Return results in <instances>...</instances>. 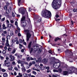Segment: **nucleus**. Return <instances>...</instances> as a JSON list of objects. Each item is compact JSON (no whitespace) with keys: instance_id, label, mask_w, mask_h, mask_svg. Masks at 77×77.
Returning a JSON list of instances; mask_svg holds the SVG:
<instances>
[{"instance_id":"obj_40","label":"nucleus","mask_w":77,"mask_h":77,"mask_svg":"<svg viewBox=\"0 0 77 77\" xmlns=\"http://www.w3.org/2000/svg\"><path fill=\"white\" fill-rule=\"evenodd\" d=\"M15 51H16V50H15V49H14L12 53H13V54H14L15 53Z\"/></svg>"},{"instance_id":"obj_60","label":"nucleus","mask_w":77,"mask_h":77,"mask_svg":"<svg viewBox=\"0 0 77 77\" xmlns=\"http://www.w3.org/2000/svg\"><path fill=\"white\" fill-rule=\"evenodd\" d=\"M32 63H33V64H35V63H36V62H35V61H32Z\"/></svg>"},{"instance_id":"obj_12","label":"nucleus","mask_w":77,"mask_h":77,"mask_svg":"<svg viewBox=\"0 0 77 77\" xmlns=\"http://www.w3.org/2000/svg\"><path fill=\"white\" fill-rule=\"evenodd\" d=\"M55 60V58L54 57H52L51 58V61L50 62L51 63H53V61H54V60Z\"/></svg>"},{"instance_id":"obj_47","label":"nucleus","mask_w":77,"mask_h":77,"mask_svg":"<svg viewBox=\"0 0 77 77\" xmlns=\"http://www.w3.org/2000/svg\"><path fill=\"white\" fill-rule=\"evenodd\" d=\"M12 15L13 17H15V14H14V13L13 12L12 13Z\"/></svg>"},{"instance_id":"obj_22","label":"nucleus","mask_w":77,"mask_h":77,"mask_svg":"<svg viewBox=\"0 0 77 77\" xmlns=\"http://www.w3.org/2000/svg\"><path fill=\"white\" fill-rule=\"evenodd\" d=\"M7 27L8 28H11L12 27V25L10 24H8Z\"/></svg>"},{"instance_id":"obj_24","label":"nucleus","mask_w":77,"mask_h":77,"mask_svg":"<svg viewBox=\"0 0 77 77\" xmlns=\"http://www.w3.org/2000/svg\"><path fill=\"white\" fill-rule=\"evenodd\" d=\"M58 70V72H60V73H61V72H62V70L60 68Z\"/></svg>"},{"instance_id":"obj_4","label":"nucleus","mask_w":77,"mask_h":77,"mask_svg":"<svg viewBox=\"0 0 77 77\" xmlns=\"http://www.w3.org/2000/svg\"><path fill=\"white\" fill-rule=\"evenodd\" d=\"M25 20V17H23L21 19V24L23 27H26V22L24 21Z\"/></svg>"},{"instance_id":"obj_45","label":"nucleus","mask_w":77,"mask_h":77,"mask_svg":"<svg viewBox=\"0 0 77 77\" xmlns=\"http://www.w3.org/2000/svg\"><path fill=\"white\" fill-rule=\"evenodd\" d=\"M48 52H49V53H50L51 54H52V51H51V50H49V51H48Z\"/></svg>"},{"instance_id":"obj_27","label":"nucleus","mask_w":77,"mask_h":77,"mask_svg":"<svg viewBox=\"0 0 77 77\" xmlns=\"http://www.w3.org/2000/svg\"><path fill=\"white\" fill-rule=\"evenodd\" d=\"M30 60H36V59L35 58H33L32 57H30Z\"/></svg>"},{"instance_id":"obj_56","label":"nucleus","mask_w":77,"mask_h":77,"mask_svg":"<svg viewBox=\"0 0 77 77\" xmlns=\"http://www.w3.org/2000/svg\"><path fill=\"white\" fill-rule=\"evenodd\" d=\"M2 53H3V54H5V53H6V51L5 50L3 51L2 52Z\"/></svg>"},{"instance_id":"obj_8","label":"nucleus","mask_w":77,"mask_h":77,"mask_svg":"<svg viewBox=\"0 0 77 77\" xmlns=\"http://www.w3.org/2000/svg\"><path fill=\"white\" fill-rule=\"evenodd\" d=\"M60 66V63L57 62H56L54 64L53 67L55 69H57Z\"/></svg>"},{"instance_id":"obj_20","label":"nucleus","mask_w":77,"mask_h":77,"mask_svg":"<svg viewBox=\"0 0 77 77\" xmlns=\"http://www.w3.org/2000/svg\"><path fill=\"white\" fill-rule=\"evenodd\" d=\"M54 72H59L58 70L56 69H54L53 70Z\"/></svg>"},{"instance_id":"obj_49","label":"nucleus","mask_w":77,"mask_h":77,"mask_svg":"<svg viewBox=\"0 0 77 77\" xmlns=\"http://www.w3.org/2000/svg\"><path fill=\"white\" fill-rule=\"evenodd\" d=\"M69 51V50L68 49L66 50V51H65V53H68V52Z\"/></svg>"},{"instance_id":"obj_14","label":"nucleus","mask_w":77,"mask_h":77,"mask_svg":"<svg viewBox=\"0 0 77 77\" xmlns=\"http://www.w3.org/2000/svg\"><path fill=\"white\" fill-rule=\"evenodd\" d=\"M21 69L23 72H25V71H26V68L24 67V66L22 67Z\"/></svg>"},{"instance_id":"obj_34","label":"nucleus","mask_w":77,"mask_h":77,"mask_svg":"<svg viewBox=\"0 0 77 77\" xmlns=\"http://www.w3.org/2000/svg\"><path fill=\"white\" fill-rule=\"evenodd\" d=\"M15 24L16 26V27L18 26V22L17 21L15 22Z\"/></svg>"},{"instance_id":"obj_35","label":"nucleus","mask_w":77,"mask_h":77,"mask_svg":"<svg viewBox=\"0 0 77 77\" xmlns=\"http://www.w3.org/2000/svg\"><path fill=\"white\" fill-rule=\"evenodd\" d=\"M5 45L7 47L9 46V43H6L5 44Z\"/></svg>"},{"instance_id":"obj_5","label":"nucleus","mask_w":77,"mask_h":77,"mask_svg":"<svg viewBox=\"0 0 77 77\" xmlns=\"http://www.w3.org/2000/svg\"><path fill=\"white\" fill-rule=\"evenodd\" d=\"M25 31L27 32L26 40L27 41H28L29 40V39L31 37L32 35H31V34L29 32H30L29 30H26Z\"/></svg>"},{"instance_id":"obj_26","label":"nucleus","mask_w":77,"mask_h":77,"mask_svg":"<svg viewBox=\"0 0 77 77\" xmlns=\"http://www.w3.org/2000/svg\"><path fill=\"white\" fill-rule=\"evenodd\" d=\"M4 8L5 10H7V9H8V6L5 5L4 6Z\"/></svg>"},{"instance_id":"obj_58","label":"nucleus","mask_w":77,"mask_h":77,"mask_svg":"<svg viewBox=\"0 0 77 77\" xmlns=\"http://www.w3.org/2000/svg\"><path fill=\"white\" fill-rule=\"evenodd\" d=\"M6 12L7 14H8V12H9V10H7L6 11Z\"/></svg>"},{"instance_id":"obj_57","label":"nucleus","mask_w":77,"mask_h":77,"mask_svg":"<svg viewBox=\"0 0 77 77\" xmlns=\"http://www.w3.org/2000/svg\"><path fill=\"white\" fill-rule=\"evenodd\" d=\"M19 55V54H15V56H17V57H18V56Z\"/></svg>"},{"instance_id":"obj_61","label":"nucleus","mask_w":77,"mask_h":77,"mask_svg":"<svg viewBox=\"0 0 77 77\" xmlns=\"http://www.w3.org/2000/svg\"><path fill=\"white\" fill-rule=\"evenodd\" d=\"M18 35L19 36H21V35L20 33H18Z\"/></svg>"},{"instance_id":"obj_18","label":"nucleus","mask_w":77,"mask_h":77,"mask_svg":"<svg viewBox=\"0 0 77 77\" xmlns=\"http://www.w3.org/2000/svg\"><path fill=\"white\" fill-rule=\"evenodd\" d=\"M68 74V72L66 71H65L63 72V74L64 75H66Z\"/></svg>"},{"instance_id":"obj_36","label":"nucleus","mask_w":77,"mask_h":77,"mask_svg":"<svg viewBox=\"0 0 77 77\" xmlns=\"http://www.w3.org/2000/svg\"><path fill=\"white\" fill-rule=\"evenodd\" d=\"M2 41L3 42H5V38H2Z\"/></svg>"},{"instance_id":"obj_41","label":"nucleus","mask_w":77,"mask_h":77,"mask_svg":"<svg viewBox=\"0 0 77 77\" xmlns=\"http://www.w3.org/2000/svg\"><path fill=\"white\" fill-rule=\"evenodd\" d=\"M10 23H12V24H13V23H14V21L13 20H10Z\"/></svg>"},{"instance_id":"obj_21","label":"nucleus","mask_w":77,"mask_h":77,"mask_svg":"<svg viewBox=\"0 0 77 77\" xmlns=\"http://www.w3.org/2000/svg\"><path fill=\"white\" fill-rule=\"evenodd\" d=\"M3 76L4 77H8V74L6 73H5L3 74Z\"/></svg>"},{"instance_id":"obj_51","label":"nucleus","mask_w":77,"mask_h":77,"mask_svg":"<svg viewBox=\"0 0 77 77\" xmlns=\"http://www.w3.org/2000/svg\"><path fill=\"white\" fill-rule=\"evenodd\" d=\"M5 20V17H4L3 18H2V21H4Z\"/></svg>"},{"instance_id":"obj_38","label":"nucleus","mask_w":77,"mask_h":77,"mask_svg":"<svg viewBox=\"0 0 77 77\" xmlns=\"http://www.w3.org/2000/svg\"><path fill=\"white\" fill-rule=\"evenodd\" d=\"M32 73L33 74H34V75H36V72L34 71H33L32 72Z\"/></svg>"},{"instance_id":"obj_43","label":"nucleus","mask_w":77,"mask_h":77,"mask_svg":"<svg viewBox=\"0 0 77 77\" xmlns=\"http://www.w3.org/2000/svg\"><path fill=\"white\" fill-rule=\"evenodd\" d=\"M16 41V44H19V41H18V40H17Z\"/></svg>"},{"instance_id":"obj_15","label":"nucleus","mask_w":77,"mask_h":77,"mask_svg":"<svg viewBox=\"0 0 77 77\" xmlns=\"http://www.w3.org/2000/svg\"><path fill=\"white\" fill-rule=\"evenodd\" d=\"M41 21V17H39L37 19V23H40Z\"/></svg>"},{"instance_id":"obj_59","label":"nucleus","mask_w":77,"mask_h":77,"mask_svg":"<svg viewBox=\"0 0 77 77\" xmlns=\"http://www.w3.org/2000/svg\"><path fill=\"white\" fill-rule=\"evenodd\" d=\"M5 49V50H7V49H8L6 47V46H5L4 48Z\"/></svg>"},{"instance_id":"obj_10","label":"nucleus","mask_w":77,"mask_h":77,"mask_svg":"<svg viewBox=\"0 0 77 77\" xmlns=\"http://www.w3.org/2000/svg\"><path fill=\"white\" fill-rule=\"evenodd\" d=\"M59 16L57 14H56L55 17V21H60V19H57V18H59Z\"/></svg>"},{"instance_id":"obj_53","label":"nucleus","mask_w":77,"mask_h":77,"mask_svg":"<svg viewBox=\"0 0 77 77\" xmlns=\"http://www.w3.org/2000/svg\"><path fill=\"white\" fill-rule=\"evenodd\" d=\"M12 42H16V40L14 39H13L12 41Z\"/></svg>"},{"instance_id":"obj_16","label":"nucleus","mask_w":77,"mask_h":77,"mask_svg":"<svg viewBox=\"0 0 77 77\" xmlns=\"http://www.w3.org/2000/svg\"><path fill=\"white\" fill-rule=\"evenodd\" d=\"M63 67L64 68H66V69L68 68V65H67L66 64H65V65H64Z\"/></svg>"},{"instance_id":"obj_17","label":"nucleus","mask_w":77,"mask_h":77,"mask_svg":"<svg viewBox=\"0 0 77 77\" xmlns=\"http://www.w3.org/2000/svg\"><path fill=\"white\" fill-rule=\"evenodd\" d=\"M32 42H29V45H28V48H30L31 47V45H32Z\"/></svg>"},{"instance_id":"obj_39","label":"nucleus","mask_w":77,"mask_h":77,"mask_svg":"<svg viewBox=\"0 0 77 77\" xmlns=\"http://www.w3.org/2000/svg\"><path fill=\"white\" fill-rule=\"evenodd\" d=\"M17 30H19V32H20V28H19V27H18V26H17Z\"/></svg>"},{"instance_id":"obj_52","label":"nucleus","mask_w":77,"mask_h":77,"mask_svg":"<svg viewBox=\"0 0 77 77\" xmlns=\"http://www.w3.org/2000/svg\"><path fill=\"white\" fill-rule=\"evenodd\" d=\"M32 51H33V48H31V51H30V53H31L32 52Z\"/></svg>"},{"instance_id":"obj_6","label":"nucleus","mask_w":77,"mask_h":77,"mask_svg":"<svg viewBox=\"0 0 77 77\" xmlns=\"http://www.w3.org/2000/svg\"><path fill=\"white\" fill-rule=\"evenodd\" d=\"M77 71V69L74 67H71L68 72L69 73H72V72H75Z\"/></svg>"},{"instance_id":"obj_54","label":"nucleus","mask_w":77,"mask_h":77,"mask_svg":"<svg viewBox=\"0 0 77 77\" xmlns=\"http://www.w3.org/2000/svg\"><path fill=\"white\" fill-rule=\"evenodd\" d=\"M17 62H18V63H21V61L20 60H19V61H17Z\"/></svg>"},{"instance_id":"obj_23","label":"nucleus","mask_w":77,"mask_h":77,"mask_svg":"<svg viewBox=\"0 0 77 77\" xmlns=\"http://www.w3.org/2000/svg\"><path fill=\"white\" fill-rule=\"evenodd\" d=\"M21 57H22V55H20V54L18 55V57H17L18 59H21Z\"/></svg>"},{"instance_id":"obj_63","label":"nucleus","mask_w":77,"mask_h":77,"mask_svg":"<svg viewBox=\"0 0 77 77\" xmlns=\"http://www.w3.org/2000/svg\"><path fill=\"white\" fill-rule=\"evenodd\" d=\"M27 60H30V57H28L27 58Z\"/></svg>"},{"instance_id":"obj_33","label":"nucleus","mask_w":77,"mask_h":77,"mask_svg":"<svg viewBox=\"0 0 77 77\" xmlns=\"http://www.w3.org/2000/svg\"><path fill=\"white\" fill-rule=\"evenodd\" d=\"M0 59H1V60H3V59H5V58L4 57H2V56H0Z\"/></svg>"},{"instance_id":"obj_19","label":"nucleus","mask_w":77,"mask_h":77,"mask_svg":"<svg viewBox=\"0 0 77 77\" xmlns=\"http://www.w3.org/2000/svg\"><path fill=\"white\" fill-rule=\"evenodd\" d=\"M20 64H21V66L22 67H24V63L23 62H22L20 63Z\"/></svg>"},{"instance_id":"obj_31","label":"nucleus","mask_w":77,"mask_h":77,"mask_svg":"<svg viewBox=\"0 0 77 77\" xmlns=\"http://www.w3.org/2000/svg\"><path fill=\"white\" fill-rule=\"evenodd\" d=\"M31 72V69H28L26 71V72H27V73H29V72Z\"/></svg>"},{"instance_id":"obj_13","label":"nucleus","mask_w":77,"mask_h":77,"mask_svg":"<svg viewBox=\"0 0 77 77\" xmlns=\"http://www.w3.org/2000/svg\"><path fill=\"white\" fill-rule=\"evenodd\" d=\"M43 62L45 64H47V60L44 59L43 60Z\"/></svg>"},{"instance_id":"obj_1","label":"nucleus","mask_w":77,"mask_h":77,"mask_svg":"<svg viewBox=\"0 0 77 77\" xmlns=\"http://www.w3.org/2000/svg\"><path fill=\"white\" fill-rule=\"evenodd\" d=\"M61 5V0H54L52 3V8L55 9H58L59 7L58 5Z\"/></svg>"},{"instance_id":"obj_28","label":"nucleus","mask_w":77,"mask_h":77,"mask_svg":"<svg viewBox=\"0 0 77 77\" xmlns=\"http://www.w3.org/2000/svg\"><path fill=\"white\" fill-rule=\"evenodd\" d=\"M11 39V36L9 35H7V39Z\"/></svg>"},{"instance_id":"obj_55","label":"nucleus","mask_w":77,"mask_h":77,"mask_svg":"<svg viewBox=\"0 0 77 77\" xmlns=\"http://www.w3.org/2000/svg\"><path fill=\"white\" fill-rule=\"evenodd\" d=\"M4 34H6L7 33V32L6 31H4L3 33Z\"/></svg>"},{"instance_id":"obj_44","label":"nucleus","mask_w":77,"mask_h":77,"mask_svg":"<svg viewBox=\"0 0 77 77\" xmlns=\"http://www.w3.org/2000/svg\"><path fill=\"white\" fill-rule=\"evenodd\" d=\"M32 63L30 62L29 63V67H30V66H32Z\"/></svg>"},{"instance_id":"obj_50","label":"nucleus","mask_w":77,"mask_h":77,"mask_svg":"<svg viewBox=\"0 0 77 77\" xmlns=\"http://www.w3.org/2000/svg\"><path fill=\"white\" fill-rule=\"evenodd\" d=\"M21 1V0H18V6H20V2Z\"/></svg>"},{"instance_id":"obj_62","label":"nucleus","mask_w":77,"mask_h":77,"mask_svg":"<svg viewBox=\"0 0 77 77\" xmlns=\"http://www.w3.org/2000/svg\"><path fill=\"white\" fill-rule=\"evenodd\" d=\"M14 69L15 70H16V71H18V68L17 67H15Z\"/></svg>"},{"instance_id":"obj_9","label":"nucleus","mask_w":77,"mask_h":77,"mask_svg":"<svg viewBox=\"0 0 77 77\" xmlns=\"http://www.w3.org/2000/svg\"><path fill=\"white\" fill-rule=\"evenodd\" d=\"M10 58H11L10 60L11 61H14L15 60V57L12 56V55H10L9 56Z\"/></svg>"},{"instance_id":"obj_3","label":"nucleus","mask_w":77,"mask_h":77,"mask_svg":"<svg viewBox=\"0 0 77 77\" xmlns=\"http://www.w3.org/2000/svg\"><path fill=\"white\" fill-rule=\"evenodd\" d=\"M24 8L23 7H21L20 8L19 10V12L20 13H21L22 14V15H24V14H27L28 15L27 12V11L26 10L25 11H24Z\"/></svg>"},{"instance_id":"obj_46","label":"nucleus","mask_w":77,"mask_h":77,"mask_svg":"<svg viewBox=\"0 0 77 77\" xmlns=\"http://www.w3.org/2000/svg\"><path fill=\"white\" fill-rule=\"evenodd\" d=\"M19 42L20 43H23V41H22V40L20 39L19 40Z\"/></svg>"},{"instance_id":"obj_11","label":"nucleus","mask_w":77,"mask_h":77,"mask_svg":"<svg viewBox=\"0 0 77 77\" xmlns=\"http://www.w3.org/2000/svg\"><path fill=\"white\" fill-rule=\"evenodd\" d=\"M5 65L6 66H7L8 67H9L10 65L11 64V63L10 62H7L6 63H5Z\"/></svg>"},{"instance_id":"obj_32","label":"nucleus","mask_w":77,"mask_h":77,"mask_svg":"<svg viewBox=\"0 0 77 77\" xmlns=\"http://www.w3.org/2000/svg\"><path fill=\"white\" fill-rule=\"evenodd\" d=\"M18 75H19V77H23V75L21 74V73L20 72L19 73Z\"/></svg>"},{"instance_id":"obj_48","label":"nucleus","mask_w":77,"mask_h":77,"mask_svg":"<svg viewBox=\"0 0 77 77\" xmlns=\"http://www.w3.org/2000/svg\"><path fill=\"white\" fill-rule=\"evenodd\" d=\"M8 51H11V48H9L8 49Z\"/></svg>"},{"instance_id":"obj_30","label":"nucleus","mask_w":77,"mask_h":77,"mask_svg":"<svg viewBox=\"0 0 77 77\" xmlns=\"http://www.w3.org/2000/svg\"><path fill=\"white\" fill-rule=\"evenodd\" d=\"M60 40V39L59 38H55V42H56V41H57V40Z\"/></svg>"},{"instance_id":"obj_29","label":"nucleus","mask_w":77,"mask_h":77,"mask_svg":"<svg viewBox=\"0 0 77 77\" xmlns=\"http://www.w3.org/2000/svg\"><path fill=\"white\" fill-rule=\"evenodd\" d=\"M44 68H46V69H47L48 70H49V68H50L49 67V66H44Z\"/></svg>"},{"instance_id":"obj_7","label":"nucleus","mask_w":77,"mask_h":77,"mask_svg":"<svg viewBox=\"0 0 77 77\" xmlns=\"http://www.w3.org/2000/svg\"><path fill=\"white\" fill-rule=\"evenodd\" d=\"M34 51H38V53H40L41 51H42V50L40 49V48H39V45H37L35 46H34Z\"/></svg>"},{"instance_id":"obj_25","label":"nucleus","mask_w":77,"mask_h":77,"mask_svg":"<svg viewBox=\"0 0 77 77\" xmlns=\"http://www.w3.org/2000/svg\"><path fill=\"white\" fill-rule=\"evenodd\" d=\"M38 62H41L42 60V58H39L38 59Z\"/></svg>"},{"instance_id":"obj_37","label":"nucleus","mask_w":77,"mask_h":77,"mask_svg":"<svg viewBox=\"0 0 77 77\" xmlns=\"http://www.w3.org/2000/svg\"><path fill=\"white\" fill-rule=\"evenodd\" d=\"M2 72H4L6 71V70H5V69H2Z\"/></svg>"},{"instance_id":"obj_2","label":"nucleus","mask_w":77,"mask_h":77,"mask_svg":"<svg viewBox=\"0 0 77 77\" xmlns=\"http://www.w3.org/2000/svg\"><path fill=\"white\" fill-rule=\"evenodd\" d=\"M42 15L44 18H48L51 17V14L50 11L48 10H44L42 11Z\"/></svg>"},{"instance_id":"obj_42","label":"nucleus","mask_w":77,"mask_h":77,"mask_svg":"<svg viewBox=\"0 0 77 77\" xmlns=\"http://www.w3.org/2000/svg\"><path fill=\"white\" fill-rule=\"evenodd\" d=\"M73 11L74 12H77V9H75L73 10Z\"/></svg>"},{"instance_id":"obj_64","label":"nucleus","mask_w":77,"mask_h":77,"mask_svg":"<svg viewBox=\"0 0 77 77\" xmlns=\"http://www.w3.org/2000/svg\"><path fill=\"white\" fill-rule=\"evenodd\" d=\"M12 63L13 65H15V62H13Z\"/></svg>"}]
</instances>
